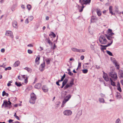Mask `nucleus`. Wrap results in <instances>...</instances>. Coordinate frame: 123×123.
Segmentation results:
<instances>
[{"mask_svg":"<svg viewBox=\"0 0 123 123\" xmlns=\"http://www.w3.org/2000/svg\"><path fill=\"white\" fill-rule=\"evenodd\" d=\"M109 75L111 77L114 81L116 80L117 78V73L113 71H112L110 72L109 74Z\"/></svg>","mask_w":123,"mask_h":123,"instance_id":"f257e3e1","label":"nucleus"},{"mask_svg":"<svg viewBox=\"0 0 123 123\" xmlns=\"http://www.w3.org/2000/svg\"><path fill=\"white\" fill-rule=\"evenodd\" d=\"M37 99L36 95L33 93H32L31 94V98L29 100L30 102L32 104H34Z\"/></svg>","mask_w":123,"mask_h":123,"instance_id":"f03ea898","label":"nucleus"},{"mask_svg":"<svg viewBox=\"0 0 123 123\" xmlns=\"http://www.w3.org/2000/svg\"><path fill=\"white\" fill-rule=\"evenodd\" d=\"M100 42L102 44H105L106 43L107 41L104 36L102 35L100 36L99 38Z\"/></svg>","mask_w":123,"mask_h":123,"instance_id":"7ed1b4c3","label":"nucleus"},{"mask_svg":"<svg viewBox=\"0 0 123 123\" xmlns=\"http://www.w3.org/2000/svg\"><path fill=\"white\" fill-rule=\"evenodd\" d=\"M74 84L73 80H71L69 84H67L63 88L64 90H66L69 87H71Z\"/></svg>","mask_w":123,"mask_h":123,"instance_id":"20e7f679","label":"nucleus"},{"mask_svg":"<svg viewBox=\"0 0 123 123\" xmlns=\"http://www.w3.org/2000/svg\"><path fill=\"white\" fill-rule=\"evenodd\" d=\"M63 113L65 115L69 116L72 115V112L70 110H66L63 112Z\"/></svg>","mask_w":123,"mask_h":123,"instance_id":"39448f33","label":"nucleus"},{"mask_svg":"<svg viewBox=\"0 0 123 123\" xmlns=\"http://www.w3.org/2000/svg\"><path fill=\"white\" fill-rule=\"evenodd\" d=\"M71 49L74 51L79 52H84L85 51V49H78L74 48H72Z\"/></svg>","mask_w":123,"mask_h":123,"instance_id":"423d86ee","label":"nucleus"},{"mask_svg":"<svg viewBox=\"0 0 123 123\" xmlns=\"http://www.w3.org/2000/svg\"><path fill=\"white\" fill-rule=\"evenodd\" d=\"M21 76L23 79H25V83H27L28 82V76L27 75H21Z\"/></svg>","mask_w":123,"mask_h":123,"instance_id":"0eeeda50","label":"nucleus"},{"mask_svg":"<svg viewBox=\"0 0 123 123\" xmlns=\"http://www.w3.org/2000/svg\"><path fill=\"white\" fill-rule=\"evenodd\" d=\"M103 77L104 80L106 81H110L109 79L107 74H105V75H103Z\"/></svg>","mask_w":123,"mask_h":123,"instance_id":"6e6552de","label":"nucleus"},{"mask_svg":"<svg viewBox=\"0 0 123 123\" xmlns=\"http://www.w3.org/2000/svg\"><path fill=\"white\" fill-rule=\"evenodd\" d=\"M8 106V102L6 100H5L3 101V103L2 106V107H6Z\"/></svg>","mask_w":123,"mask_h":123,"instance_id":"1a4fd4ad","label":"nucleus"},{"mask_svg":"<svg viewBox=\"0 0 123 123\" xmlns=\"http://www.w3.org/2000/svg\"><path fill=\"white\" fill-rule=\"evenodd\" d=\"M45 66V62H44L42 63L41 64L40 66V67L39 69L40 71H43V68H44Z\"/></svg>","mask_w":123,"mask_h":123,"instance_id":"9d476101","label":"nucleus"},{"mask_svg":"<svg viewBox=\"0 0 123 123\" xmlns=\"http://www.w3.org/2000/svg\"><path fill=\"white\" fill-rule=\"evenodd\" d=\"M118 74L119 77L123 78V71L122 70H119Z\"/></svg>","mask_w":123,"mask_h":123,"instance_id":"9b49d317","label":"nucleus"},{"mask_svg":"<svg viewBox=\"0 0 123 123\" xmlns=\"http://www.w3.org/2000/svg\"><path fill=\"white\" fill-rule=\"evenodd\" d=\"M96 12L98 16L100 17L101 15L102 14V12L100 9H97L96 10Z\"/></svg>","mask_w":123,"mask_h":123,"instance_id":"f8f14e48","label":"nucleus"},{"mask_svg":"<svg viewBox=\"0 0 123 123\" xmlns=\"http://www.w3.org/2000/svg\"><path fill=\"white\" fill-rule=\"evenodd\" d=\"M77 6H78V9L79 10V11L80 12H82L83 10V9L84 6H80L79 5H77Z\"/></svg>","mask_w":123,"mask_h":123,"instance_id":"ddd939ff","label":"nucleus"},{"mask_svg":"<svg viewBox=\"0 0 123 123\" xmlns=\"http://www.w3.org/2000/svg\"><path fill=\"white\" fill-rule=\"evenodd\" d=\"M10 37L11 38L13 37V35L12 32L11 31H8V36Z\"/></svg>","mask_w":123,"mask_h":123,"instance_id":"4468645a","label":"nucleus"},{"mask_svg":"<svg viewBox=\"0 0 123 123\" xmlns=\"http://www.w3.org/2000/svg\"><path fill=\"white\" fill-rule=\"evenodd\" d=\"M41 86V85L40 83H37L36 84L35 86V87L37 89L40 88Z\"/></svg>","mask_w":123,"mask_h":123,"instance_id":"2eb2a0df","label":"nucleus"},{"mask_svg":"<svg viewBox=\"0 0 123 123\" xmlns=\"http://www.w3.org/2000/svg\"><path fill=\"white\" fill-rule=\"evenodd\" d=\"M12 25L15 28H17V23L15 21H14L12 22Z\"/></svg>","mask_w":123,"mask_h":123,"instance_id":"dca6fc26","label":"nucleus"},{"mask_svg":"<svg viewBox=\"0 0 123 123\" xmlns=\"http://www.w3.org/2000/svg\"><path fill=\"white\" fill-rule=\"evenodd\" d=\"M20 64V62L19 61H17L15 62L13 64V66L14 67H17Z\"/></svg>","mask_w":123,"mask_h":123,"instance_id":"f3484780","label":"nucleus"},{"mask_svg":"<svg viewBox=\"0 0 123 123\" xmlns=\"http://www.w3.org/2000/svg\"><path fill=\"white\" fill-rule=\"evenodd\" d=\"M42 88L43 91L44 92H47L48 91V89L45 86H43Z\"/></svg>","mask_w":123,"mask_h":123,"instance_id":"a211bd4d","label":"nucleus"},{"mask_svg":"<svg viewBox=\"0 0 123 123\" xmlns=\"http://www.w3.org/2000/svg\"><path fill=\"white\" fill-rule=\"evenodd\" d=\"M98 20V18L96 17H94L93 16L91 18V21L92 22H93L97 20Z\"/></svg>","mask_w":123,"mask_h":123,"instance_id":"6ab92c4d","label":"nucleus"},{"mask_svg":"<svg viewBox=\"0 0 123 123\" xmlns=\"http://www.w3.org/2000/svg\"><path fill=\"white\" fill-rule=\"evenodd\" d=\"M112 42H113V40H112L111 41V43H109L108 44H107L106 45H100V46H101V47H105V48H106V47H107L108 46H109L111 45V44L112 43Z\"/></svg>","mask_w":123,"mask_h":123,"instance_id":"aec40b11","label":"nucleus"},{"mask_svg":"<svg viewBox=\"0 0 123 123\" xmlns=\"http://www.w3.org/2000/svg\"><path fill=\"white\" fill-rule=\"evenodd\" d=\"M117 89L120 92H121L122 91L121 89L120 86V85L119 82H118L117 84Z\"/></svg>","mask_w":123,"mask_h":123,"instance_id":"412c9836","label":"nucleus"},{"mask_svg":"<svg viewBox=\"0 0 123 123\" xmlns=\"http://www.w3.org/2000/svg\"><path fill=\"white\" fill-rule=\"evenodd\" d=\"M71 95H68L66 96L64 100L66 101V102H67L69 99L71 98Z\"/></svg>","mask_w":123,"mask_h":123,"instance_id":"4be33fe9","label":"nucleus"},{"mask_svg":"<svg viewBox=\"0 0 123 123\" xmlns=\"http://www.w3.org/2000/svg\"><path fill=\"white\" fill-rule=\"evenodd\" d=\"M110 80L111 81V85L113 86H116L115 82L113 81L112 80L111 78H110Z\"/></svg>","mask_w":123,"mask_h":123,"instance_id":"5701e85b","label":"nucleus"},{"mask_svg":"<svg viewBox=\"0 0 123 123\" xmlns=\"http://www.w3.org/2000/svg\"><path fill=\"white\" fill-rule=\"evenodd\" d=\"M112 6H110L109 8V10L111 14L112 15H113L114 14L112 12Z\"/></svg>","mask_w":123,"mask_h":123,"instance_id":"b1692460","label":"nucleus"},{"mask_svg":"<svg viewBox=\"0 0 123 123\" xmlns=\"http://www.w3.org/2000/svg\"><path fill=\"white\" fill-rule=\"evenodd\" d=\"M40 56L39 55H38L37 57L36 60H35V62L36 63L38 62V61H39L40 59Z\"/></svg>","mask_w":123,"mask_h":123,"instance_id":"393cba45","label":"nucleus"},{"mask_svg":"<svg viewBox=\"0 0 123 123\" xmlns=\"http://www.w3.org/2000/svg\"><path fill=\"white\" fill-rule=\"evenodd\" d=\"M15 84L18 87H20L22 86V85L21 83L20 82H18L16 81L15 82Z\"/></svg>","mask_w":123,"mask_h":123,"instance_id":"a878e982","label":"nucleus"},{"mask_svg":"<svg viewBox=\"0 0 123 123\" xmlns=\"http://www.w3.org/2000/svg\"><path fill=\"white\" fill-rule=\"evenodd\" d=\"M24 69L27 70L28 72H31L32 71L30 68L28 67H26L25 68H24Z\"/></svg>","mask_w":123,"mask_h":123,"instance_id":"bb28decb","label":"nucleus"},{"mask_svg":"<svg viewBox=\"0 0 123 123\" xmlns=\"http://www.w3.org/2000/svg\"><path fill=\"white\" fill-rule=\"evenodd\" d=\"M79 2L82 6H83V5L85 4V0H80Z\"/></svg>","mask_w":123,"mask_h":123,"instance_id":"cd10ccee","label":"nucleus"},{"mask_svg":"<svg viewBox=\"0 0 123 123\" xmlns=\"http://www.w3.org/2000/svg\"><path fill=\"white\" fill-rule=\"evenodd\" d=\"M99 101L101 103H105V100L104 99L102 98H99Z\"/></svg>","mask_w":123,"mask_h":123,"instance_id":"c85d7f7f","label":"nucleus"},{"mask_svg":"<svg viewBox=\"0 0 123 123\" xmlns=\"http://www.w3.org/2000/svg\"><path fill=\"white\" fill-rule=\"evenodd\" d=\"M106 36L107 37V38L109 40H111L112 38H114V37H112L109 36H107V35H106Z\"/></svg>","mask_w":123,"mask_h":123,"instance_id":"c756f323","label":"nucleus"},{"mask_svg":"<svg viewBox=\"0 0 123 123\" xmlns=\"http://www.w3.org/2000/svg\"><path fill=\"white\" fill-rule=\"evenodd\" d=\"M45 60L48 64H49L50 63V58H47Z\"/></svg>","mask_w":123,"mask_h":123,"instance_id":"7c9ffc66","label":"nucleus"},{"mask_svg":"<svg viewBox=\"0 0 123 123\" xmlns=\"http://www.w3.org/2000/svg\"><path fill=\"white\" fill-rule=\"evenodd\" d=\"M106 52L109 55L111 56H113V55L112 53L110 51L108 50H106Z\"/></svg>","mask_w":123,"mask_h":123,"instance_id":"2f4dec72","label":"nucleus"},{"mask_svg":"<svg viewBox=\"0 0 123 123\" xmlns=\"http://www.w3.org/2000/svg\"><path fill=\"white\" fill-rule=\"evenodd\" d=\"M5 95H6V96H8V93H6L5 91H4L2 92V96H4Z\"/></svg>","mask_w":123,"mask_h":123,"instance_id":"473e14b6","label":"nucleus"},{"mask_svg":"<svg viewBox=\"0 0 123 123\" xmlns=\"http://www.w3.org/2000/svg\"><path fill=\"white\" fill-rule=\"evenodd\" d=\"M85 3L84 4H89L91 0H85Z\"/></svg>","mask_w":123,"mask_h":123,"instance_id":"72a5a7b5","label":"nucleus"},{"mask_svg":"<svg viewBox=\"0 0 123 123\" xmlns=\"http://www.w3.org/2000/svg\"><path fill=\"white\" fill-rule=\"evenodd\" d=\"M66 102H66V101L64 99V100L62 102V105H61L62 107H63L64 106V105L66 103Z\"/></svg>","mask_w":123,"mask_h":123,"instance_id":"f704fd0d","label":"nucleus"},{"mask_svg":"<svg viewBox=\"0 0 123 123\" xmlns=\"http://www.w3.org/2000/svg\"><path fill=\"white\" fill-rule=\"evenodd\" d=\"M66 77V75L65 74H64L63 76L61 78V80H60L61 81H62L63 80L64 78L65 77Z\"/></svg>","mask_w":123,"mask_h":123,"instance_id":"c9c22d12","label":"nucleus"},{"mask_svg":"<svg viewBox=\"0 0 123 123\" xmlns=\"http://www.w3.org/2000/svg\"><path fill=\"white\" fill-rule=\"evenodd\" d=\"M27 7L28 10H30L31 8V6L30 5H28L27 6Z\"/></svg>","mask_w":123,"mask_h":123,"instance_id":"e433bc0d","label":"nucleus"},{"mask_svg":"<svg viewBox=\"0 0 123 123\" xmlns=\"http://www.w3.org/2000/svg\"><path fill=\"white\" fill-rule=\"evenodd\" d=\"M121 121L119 118H118L116 121L115 123H120Z\"/></svg>","mask_w":123,"mask_h":123,"instance_id":"4c0bfd02","label":"nucleus"},{"mask_svg":"<svg viewBox=\"0 0 123 123\" xmlns=\"http://www.w3.org/2000/svg\"><path fill=\"white\" fill-rule=\"evenodd\" d=\"M33 17L32 16H30L28 17V19L30 21H32L33 19Z\"/></svg>","mask_w":123,"mask_h":123,"instance_id":"58836bf2","label":"nucleus"},{"mask_svg":"<svg viewBox=\"0 0 123 123\" xmlns=\"http://www.w3.org/2000/svg\"><path fill=\"white\" fill-rule=\"evenodd\" d=\"M48 43L49 44V45L52 46L53 45V43L51 41L49 40V41L48 42Z\"/></svg>","mask_w":123,"mask_h":123,"instance_id":"ea45409f","label":"nucleus"},{"mask_svg":"<svg viewBox=\"0 0 123 123\" xmlns=\"http://www.w3.org/2000/svg\"><path fill=\"white\" fill-rule=\"evenodd\" d=\"M14 116L18 120H19V117L18 116H17L16 115V113H15V114H14Z\"/></svg>","mask_w":123,"mask_h":123,"instance_id":"a19ab883","label":"nucleus"},{"mask_svg":"<svg viewBox=\"0 0 123 123\" xmlns=\"http://www.w3.org/2000/svg\"><path fill=\"white\" fill-rule=\"evenodd\" d=\"M82 72L84 73H86L88 72V70L87 69H83L82 70Z\"/></svg>","mask_w":123,"mask_h":123,"instance_id":"79ce46f5","label":"nucleus"},{"mask_svg":"<svg viewBox=\"0 0 123 123\" xmlns=\"http://www.w3.org/2000/svg\"><path fill=\"white\" fill-rule=\"evenodd\" d=\"M111 60L112 62H113L114 63V62H116V60L113 57H111Z\"/></svg>","mask_w":123,"mask_h":123,"instance_id":"37998d69","label":"nucleus"},{"mask_svg":"<svg viewBox=\"0 0 123 123\" xmlns=\"http://www.w3.org/2000/svg\"><path fill=\"white\" fill-rule=\"evenodd\" d=\"M90 48L91 49L93 50L95 49V48L94 47L93 45L92 44H91L90 45Z\"/></svg>","mask_w":123,"mask_h":123,"instance_id":"c03bdc74","label":"nucleus"},{"mask_svg":"<svg viewBox=\"0 0 123 123\" xmlns=\"http://www.w3.org/2000/svg\"><path fill=\"white\" fill-rule=\"evenodd\" d=\"M51 35L54 38L56 36V35L53 32H52L51 34Z\"/></svg>","mask_w":123,"mask_h":123,"instance_id":"a18cd8bd","label":"nucleus"},{"mask_svg":"<svg viewBox=\"0 0 123 123\" xmlns=\"http://www.w3.org/2000/svg\"><path fill=\"white\" fill-rule=\"evenodd\" d=\"M18 79L19 80H22V77L20 75L18 76Z\"/></svg>","mask_w":123,"mask_h":123,"instance_id":"49530a36","label":"nucleus"},{"mask_svg":"<svg viewBox=\"0 0 123 123\" xmlns=\"http://www.w3.org/2000/svg\"><path fill=\"white\" fill-rule=\"evenodd\" d=\"M6 65L5 64V63H4L2 65H0V67H3L4 68H5L6 67Z\"/></svg>","mask_w":123,"mask_h":123,"instance_id":"de8ad7c7","label":"nucleus"},{"mask_svg":"<svg viewBox=\"0 0 123 123\" xmlns=\"http://www.w3.org/2000/svg\"><path fill=\"white\" fill-rule=\"evenodd\" d=\"M28 52L29 54H31L32 53V51L30 49H28Z\"/></svg>","mask_w":123,"mask_h":123,"instance_id":"09e8293b","label":"nucleus"},{"mask_svg":"<svg viewBox=\"0 0 123 123\" xmlns=\"http://www.w3.org/2000/svg\"><path fill=\"white\" fill-rule=\"evenodd\" d=\"M68 74L71 76H72L73 75V73H72L71 72H69L68 73Z\"/></svg>","mask_w":123,"mask_h":123,"instance_id":"8fccbe9b","label":"nucleus"},{"mask_svg":"<svg viewBox=\"0 0 123 123\" xmlns=\"http://www.w3.org/2000/svg\"><path fill=\"white\" fill-rule=\"evenodd\" d=\"M60 81H61L60 80H59L58 81L56 82V83L58 86H60V85L59 84V82Z\"/></svg>","mask_w":123,"mask_h":123,"instance_id":"3c124183","label":"nucleus"},{"mask_svg":"<svg viewBox=\"0 0 123 123\" xmlns=\"http://www.w3.org/2000/svg\"><path fill=\"white\" fill-rule=\"evenodd\" d=\"M68 81V80L67 79H65L63 81L64 82H65L66 83H67Z\"/></svg>","mask_w":123,"mask_h":123,"instance_id":"603ef678","label":"nucleus"},{"mask_svg":"<svg viewBox=\"0 0 123 123\" xmlns=\"http://www.w3.org/2000/svg\"><path fill=\"white\" fill-rule=\"evenodd\" d=\"M106 49V48L105 47H102L101 48V49L102 50H104Z\"/></svg>","mask_w":123,"mask_h":123,"instance_id":"864d4df0","label":"nucleus"},{"mask_svg":"<svg viewBox=\"0 0 123 123\" xmlns=\"http://www.w3.org/2000/svg\"><path fill=\"white\" fill-rule=\"evenodd\" d=\"M25 23L26 24H28L29 23L28 20V18H27L25 21Z\"/></svg>","mask_w":123,"mask_h":123,"instance_id":"5fc2aeb1","label":"nucleus"},{"mask_svg":"<svg viewBox=\"0 0 123 123\" xmlns=\"http://www.w3.org/2000/svg\"><path fill=\"white\" fill-rule=\"evenodd\" d=\"M84 58V56L83 55H82L80 57V59L81 60H83Z\"/></svg>","mask_w":123,"mask_h":123,"instance_id":"6e6d98bb","label":"nucleus"},{"mask_svg":"<svg viewBox=\"0 0 123 123\" xmlns=\"http://www.w3.org/2000/svg\"><path fill=\"white\" fill-rule=\"evenodd\" d=\"M50 39L49 38V37L45 39L46 41L47 42L49 41V40Z\"/></svg>","mask_w":123,"mask_h":123,"instance_id":"4d7b16f0","label":"nucleus"},{"mask_svg":"<svg viewBox=\"0 0 123 123\" xmlns=\"http://www.w3.org/2000/svg\"><path fill=\"white\" fill-rule=\"evenodd\" d=\"M120 94L119 93H117V98H120Z\"/></svg>","mask_w":123,"mask_h":123,"instance_id":"13d9d810","label":"nucleus"},{"mask_svg":"<svg viewBox=\"0 0 123 123\" xmlns=\"http://www.w3.org/2000/svg\"><path fill=\"white\" fill-rule=\"evenodd\" d=\"M27 46L28 47H32L33 46L31 44H30L28 45Z\"/></svg>","mask_w":123,"mask_h":123,"instance_id":"bf43d9fd","label":"nucleus"},{"mask_svg":"<svg viewBox=\"0 0 123 123\" xmlns=\"http://www.w3.org/2000/svg\"><path fill=\"white\" fill-rule=\"evenodd\" d=\"M116 12L117 13H118L119 12V11H118V8L117 7H116Z\"/></svg>","mask_w":123,"mask_h":123,"instance_id":"052dcab7","label":"nucleus"},{"mask_svg":"<svg viewBox=\"0 0 123 123\" xmlns=\"http://www.w3.org/2000/svg\"><path fill=\"white\" fill-rule=\"evenodd\" d=\"M1 52L2 53H3L5 51V49H1Z\"/></svg>","mask_w":123,"mask_h":123,"instance_id":"680f3d73","label":"nucleus"},{"mask_svg":"<svg viewBox=\"0 0 123 123\" xmlns=\"http://www.w3.org/2000/svg\"><path fill=\"white\" fill-rule=\"evenodd\" d=\"M114 63L115 64L116 66H117L119 65H118L117 63V62H116H116H114Z\"/></svg>","mask_w":123,"mask_h":123,"instance_id":"e2e57ef3","label":"nucleus"},{"mask_svg":"<svg viewBox=\"0 0 123 123\" xmlns=\"http://www.w3.org/2000/svg\"><path fill=\"white\" fill-rule=\"evenodd\" d=\"M112 30L111 29H108V32L109 33H111L112 31Z\"/></svg>","mask_w":123,"mask_h":123,"instance_id":"0e129e2a","label":"nucleus"},{"mask_svg":"<svg viewBox=\"0 0 123 123\" xmlns=\"http://www.w3.org/2000/svg\"><path fill=\"white\" fill-rule=\"evenodd\" d=\"M101 96L102 97H104L105 96V95L102 93L100 94Z\"/></svg>","mask_w":123,"mask_h":123,"instance_id":"69168bd1","label":"nucleus"},{"mask_svg":"<svg viewBox=\"0 0 123 123\" xmlns=\"http://www.w3.org/2000/svg\"><path fill=\"white\" fill-rule=\"evenodd\" d=\"M13 120L12 119H9V120L8 121V122L9 123H10L12 122H13Z\"/></svg>","mask_w":123,"mask_h":123,"instance_id":"338daca9","label":"nucleus"},{"mask_svg":"<svg viewBox=\"0 0 123 123\" xmlns=\"http://www.w3.org/2000/svg\"><path fill=\"white\" fill-rule=\"evenodd\" d=\"M12 123H21L18 121H16L14 122H13Z\"/></svg>","mask_w":123,"mask_h":123,"instance_id":"774afa93","label":"nucleus"}]
</instances>
